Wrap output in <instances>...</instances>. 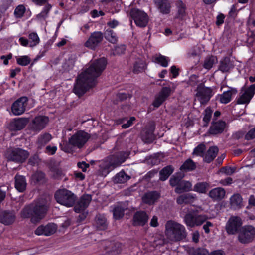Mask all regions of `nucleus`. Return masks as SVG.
Masks as SVG:
<instances>
[{
    "label": "nucleus",
    "instance_id": "nucleus-1",
    "mask_svg": "<svg viewBox=\"0 0 255 255\" xmlns=\"http://www.w3.org/2000/svg\"><path fill=\"white\" fill-rule=\"evenodd\" d=\"M106 65L107 60L104 57L93 62L88 68L78 76L73 89L74 92L78 96H81L95 86L96 79L101 75Z\"/></svg>",
    "mask_w": 255,
    "mask_h": 255
},
{
    "label": "nucleus",
    "instance_id": "nucleus-2",
    "mask_svg": "<svg viewBox=\"0 0 255 255\" xmlns=\"http://www.w3.org/2000/svg\"><path fill=\"white\" fill-rule=\"evenodd\" d=\"M50 202L49 196L41 197L25 206L20 213L23 218H30L33 223L38 222L45 215Z\"/></svg>",
    "mask_w": 255,
    "mask_h": 255
},
{
    "label": "nucleus",
    "instance_id": "nucleus-3",
    "mask_svg": "<svg viewBox=\"0 0 255 255\" xmlns=\"http://www.w3.org/2000/svg\"><path fill=\"white\" fill-rule=\"evenodd\" d=\"M165 234L172 241H177L185 239L187 232L184 226L173 221H168L165 225Z\"/></svg>",
    "mask_w": 255,
    "mask_h": 255
},
{
    "label": "nucleus",
    "instance_id": "nucleus-4",
    "mask_svg": "<svg viewBox=\"0 0 255 255\" xmlns=\"http://www.w3.org/2000/svg\"><path fill=\"white\" fill-rule=\"evenodd\" d=\"M128 156V154L126 152H121L116 155L110 156L103 165V172L108 173L115 168L124 162Z\"/></svg>",
    "mask_w": 255,
    "mask_h": 255
},
{
    "label": "nucleus",
    "instance_id": "nucleus-5",
    "mask_svg": "<svg viewBox=\"0 0 255 255\" xmlns=\"http://www.w3.org/2000/svg\"><path fill=\"white\" fill-rule=\"evenodd\" d=\"M55 198L58 203L70 207L74 204L76 197L70 191L64 189L56 191Z\"/></svg>",
    "mask_w": 255,
    "mask_h": 255
},
{
    "label": "nucleus",
    "instance_id": "nucleus-6",
    "mask_svg": "<svg viewBox=\"0 0 255 255\" xmlns=\"http://www.w3.org/2000/svg\"><path fill=\"white\" fill-rule=\"evenodd\" d=\"M196 96L201 104H206L213 95L211 88L205 87L203 83L197 85Z\"/></svg>",
    "mask_w": 255,
    "mask_h": 255
},
{
    "label": "nucleus",
    "instance_id": "nucleus-7",
    "mask_svg": "<svg viewBox=\"0 0 255 255\" xmlns=\"http://www.w3.org/2000/svg\"><path fill=\"white\" fill-rule=\"evenodd\" d=\"M29 153L21 148H14L7 151V158L8 160L17 163H23L29 156Z\"/></svg>",
    "mask_w": 255,
    "mask_h": 255
},
{
    "label": "nucleus",
    "instance_id": "nucleus-8",
    "mask_svg": "<svg viewBox=\"0 0 255 255\" xmlns=\"http://www.w3.org/2000/svg\"><path fill=\"white\" fill-rule=\"evenodd\" d=\"M255 236V228L250 225L245 226L240 230L238 234V240L243 244L251 242Z\"/></svg>",
    "mask_w": 255,
    "mask_h": 255
},
{
    "label": "nucleus",
    "instance_id": "nucleus-9",
    "mask_svg": "<svg viewBox=\"0 0 255 255\" xmlns=\"http://www.w3.org/2000/svg\"><path fill=\"white\" fill-rule=\"evenodd\" d=\"M87 132L80 130L77 132L69 139V143L75 147L81 148L90 138Z\"/></svg>",
    "mask_w": 255,
    "mask_h": 255
},
{
    "label": "nucleus",
    "instance_id": "nucleus-10",
    "mask_svg": "<svg viewBox=\"0 0 255 255\" xmlns=\"http://www.w3.org/2000/svg\"><path fill=\"white\" fill-rule=\"evenodd\" d=\"M130 15L137 26L144 27L147 25L149 20L148 16L144 11L134 8L131 9Z\"/></svg>",
    "mask_w": 255,
    "mask_h": 255
},
{
    "label": "nucleus",
    "instance_id": "nucleus-11",
    "mask_svg": "<svg viewBox=\"0 0 255 255\" xmlns=\"http://www.w3.org/2000/svg\"><path fill=\"white\" fill-rule=\"evenodd\" d=\"M255 94V84H252L248 88H242L237 99L239 104H248Z\"/></svg>",
    "mask_w": 255,
    "mask_h": 255
},
{
    "label": "nucleus",
    "instance_id": "nucleus-12",
    "mask_svg": "<svg viewBox=\"0 0 255 255\" xmlns=\"http://www.w3.org/2000/svg\"><path fill=\"white\" fill-rule=\"evenodd\" d=\"M28 98L21 97L15 101L11 107L12 112L14 115L18 116L23 114L27 105Z\"/></svg>",
    "mask_w": 255,
    "mask_h": 255
},
{
    "label": "nucleus",
    "instance_id": "nucleus-13",
    "mask_svg": "<svg viewBox=\"0 0 255 255\" xmlns=\"http://www.w3.org/2000/svg\"><path fill=\"white\" fill-rule=\"evenodd\" d=\"M242 224V220L239 217L233 216L230 218L226 226L227 232L229 234H235Z\"/></svg>",
    "mask_w": 255,
    "mask_h": 255
},
{
    "label": "nucleus",
    "instance_id": "nucleus-14",
    "mask_svg": "<svg viewBox=\"0 0 255 255\" xmlns=\"http://www.w3.org/2000/svg\"><path fill=\"white\" fill-rule=\"evenodd\" d=\"M103 35L101 32H94L92 33L85 43V46L91 49H94L102 41Z\"/></svg>",
    "mask_w": 255,
    "mask_h": 255
},
{
    "label": "nucleus",
    "instance_id": "nucleus-15",
    "mask_svg": "<svg viewBox=\"0 0 255 255\" xmlns=\"http://www.w3.org/2000/svg\"><path fill=\"white\" fill-rule=\"evenodd\" d=\"M49 118L44 116L36 117L32 121L31 128L36 131L43 129L48 124Z\"/></svg>",
    "mask_w": 255,
    "mask_h": 255
},
{
    "label": "nucleus",
    "instance_id": "nucleus-16",
    "mask_svg": "<svg viewBox=\"0 0 255 255\" xmlns=\"http://www.w3.org/2000/svg\"><path fill=\"white\" fill-rule=\"evenodd\" d=\"M57 226L54 223H49L45 226L41 225L35 231V234L37 235L50 236L56 231Z\"/></svg>",
    "mask_w": 255,
    "mask_h": 255
},
{
    "label": "nucleus",
    "instance_id": "nucleus-17",
    "mask_svg": "<svg viewBox=\"0 0 255 255\" xmlns=\"http://www.w3.org/2000/svg\"><path fill=\"white\" fill-rule=\"evenodd\" d=\"M92 197L89 194H84L80 197L74 207V211L77 213L84 211L89 206Z\"/></svg>",
    "mask_w": 255,
    "mask_h": 255
},
{
    "label": "nucleus",
    "instance_id": "nucleus-18",
    "mask_svg": "<svg viewBox=\"0 0 255 255\" xmlns=\"http://www.w3.org/2000/svg\"><path fill=\"white\" fill-rule=\"evenodd\" d=\"M171 92V89L170 88L163 87L159 94L156 96L153 102V106L156 108L159 107L170 95Z\"/></svg>",
    "mask_w": 255,
    "mask_h": 255
},
{
    "label": "nucleus",
    "instance_id": "nucleus-19",
    "mask_svg": "<svg viewBox=\"0 0 255 255\" xmlns=\"http://www.w3.org/2000/svg\"><path fill=\"white\" fill-rule=\"evenodd\" d=\"M237 92L236 88L229 87L227 91H224L221 94L218 95L217 98L220 103L227 104L231 101L233 95H236Z\"/></svg>",
    "mask_w": 255,
    "mask_h": 255
},
{
    "label": "nucleus",
    "instance_id": "nucleus-20",
    "mask_svg": "<svg viewBox=\"0 0 255 255\" xmlns=\"http://www.w3.org/2000/svg\"><path fill=\"white\" fill-rule=\"evenodd\" d=\"M208 195L213 201L219 202L224 199L226 191L223 188L216 187L211 190Z\"/></svg>",
    "mask_w": 255,
    "mask_h": 255
},
{
    "label": "nucleus",
    "instance_id": "nucleus-21",
    "mask_svg": "<svg viewBox=\"0 0 255 255\" xmlns=\"http://www.w3.org/2000/svg\"><path fill=\"white\" fill-rule=\"evenodd\" d=\"M148 215L144 211L136 212L133 217V225L134 226H144L147 223Z\"/></svg>",
    "mask_w": 255,
    "mask_h": 255
},
{
    "label": "nucleus",
    "instance_id": "nucleus-22",
    "mask_svg": "<svg viewBox=\"0 0 255 255\" xmlns=\"http://www.w3.org/2000/svg\"><path fill=\"white\" fill-rule=\"evenodd\" d=\"M15 218V214L13 212L6 211L0 212V222L5 225L13 224Z\"/></svg>",
    "mask_w": 255,
    "mask_h": 255
},
{
    "label": "nucleus",
    "instance_id": "nucleus-23",
    "mask_svg": "<svg viewBox=\"0 0 255 255\" xmlns=\"http://www.w3.org/2000/svg\"><path fill=\"white\" fill-rule=\"evenodd\" d=\"M155 6L160 13L168 14L170 12L171 3L168 0H153Z\"/></svg>",
    "mask_w": 255,
    "mask_h": 255
},
{
    "label": "nucleus",
    "instance_id": "nucleus-24",
    "mask_svg": "<svg viewBox=\"0 0 255 255\" xmlns=\"http://www.w3.org/2000/svg\"><path fill=\"white\" fill-rule=\"evenodd\" d=\"M28 122L26 118L14 119L10 123L9 128L11 130H20L25 127Z\"/></svg>",
    "mask_w": 255,
    "mask_h": 255
},
{
    "label": "nucleus",
    "instance_id": "nucleus-25",
    "mask_svg": "<svg viewBox=\"0 0 255 255\" xmlns=\"http://www.w3.org/2000/svg\"><path fill=\"white\" fill-rule=\"evenodd\" d=\"M226 123L223 121H219L213 123L209 129V133L211 134H217L222 133L225 128Z\"/></svg>",
    "mask_w": 255,
    "mask_h": 255
},
{
    "label": "nucleus",
    "instance_id": "nucleus-26",
    "mask_svg": "<svg viewBox=\"0 0 255 255\" xmlns=\"http://www.w3.org/2000/svg\"><path fill=\"white\" fill-rule=\"evenodd\" d=\"M14 179L15 188L20 192L25 191L27 186L25 177L22 175L16 174Z\"/></svg>",
    "mask_w": 255,
    "mask_h": 255
},
{
    "label": "nucleus",
    "instance_id": "nucleus-27",
    "mask_svg": "<svg viewBox=\"0 0 255 255\" xmlns=\"http://www.w3.org/2000/svg\"><path fill=\"white\" fill-rule=\"evenodd\" d=\"M160 194L156 191L148 192L144 194L142 197L144 203L151 205L154 204L159 198Z\"/></svg>",
    "mask_w": 255,
    "mask_h": 255
},
{
    "label": "nucleus",
    "instance_id": "nucleus-28",
    "mask_svg": "<svg viewBox=\"0 0 255 255\" xmlns=\"http://www.w3.org/2000/svg\"><path fill=\"white\" fill-rule=\"evenodd\" d=\"M219 151V149L216 146L210 147L204 154L203 156V160L207 163L212 161L216 157Z\"/></svg>",
    "mask_w": 255,
    "mask_h": 255
},
{
    "label": "nucleus",
    "instance_id": "nucleus-29",
    "mask_svg": "<svg viewBox=\"0 0 255 255\" xmlns=\"http://www.w3.org/2000/svg\"><path fill=\"white\" fill-rule=\"evenodd\" d=\"M196 199V196L191 193H186L179 196L176 199L178 204H186L192 203Z\"/></svg>",
    "mask_w": 255,
    "mask_h": 255
},
{
    "label": "nucleus",
    "instance_id": "nucleus-30",
    "mask_svg": "<svg viewBox=\"0 0 255 255\" xmlns=\"http://www.w3.org/2000/svg\"><path fill=\"white\" fill-rule=\"evenodd\" d=\"M230 204L234 209L240 208L243 206L242 198L239 194H235L230 198Z\"/></svg>",
    "mask_w": 255,
    "mask_h": 255
},
{
    "label": "nucleus",
    "instance_id": "nucleus-31",
    "mask_svg": "<svg viewBox=\"0 0 255 255\" xmlns=\"http://www.w3.org/2000/svg\"><path fill=\"white\" fill-rule=\"evenodd\" d=\"M77 60V56L76 55L72 54L66 59L65 62L63 63L62 67L64 70L69 71L72 70L75 65V63Z\"/></svg>",
    "mask_w": 255,
    "mask_h": 255
},
{
    "label": "nucleus",
    "instance_id": "nucleus-32",
    "mask_svg": "<svg viewBox=\"0 0 255 255\" xmlns=\"http://www.w3.org/2000/svg\"><path fill=\"white\" fill-rule=\"evenodd\" d=\"M192 185L191 182L186 181H181L178 186L176 187L175 191L177 193H181L192 190Z\"/></svg>",
    "mask_w": 255,
    "mask_h": 255
},
{
    "label": "nucleus",
    "instance_id": "nucleus-33",
    "mask_svg": "<svg viewBox=\"0 0 255 255\" xmlns=\"http://www.w3.org/2000/svg\"><path fill=\"white\" fill-rule=\"evenodd\" d=\"M126 209H127V207L124 206V204L122 203L118 204L113 209L114 218L116 220L122 218Z\"/></svg>",
    "mask_w": 255,
    "mask_h": 255
},
{
    "label": "nucleus",
    "instance_id": "nucleus-34",
    "mask_svg": "<svg viewBox=\"0 0 255 255\" xmlns=\"http://www.w3.org/2000/svg\"><path fill=\"white\" fill-rule=\"evenodd\" d=\"M52 139L51 135L49 134L45 133L43 134H40L37 140L38 148L39 149L42 148L47 143H48Z\"/></svg>",
    "mask_w": 255,
    "mask_h": 255
},
{
    "label": "nucleus",
    "instance_id": "nucleus-35",
    "mask_svg": "<svg viewBox=\"0 0 255 255\" xmlns=\"http://www.w3.org/2000/svg\"><path fill=\"white\" fill-rule=\"evenodd\" d=\"M51 8L50 4L46 5L42 11L36 16V19L40 22H43L46 20L48 17L49 11Z\"/></svg>",
    "mask_w": 255,
    "mask_h": 255
},
{
    "label": "nucleus",
    "instance_id": "nucleus-36",
    "mask_svg": "<svg viewBox=\"0 0 255 255\" xmlns=\"http://www.w3.org/2000/svg\"><path fill=\"white\" fill-rule=\"evenodd\" d=\"M174 171L173 167L171 166H167L163 168L160 172V180L165 181L173 173Z\"/></svg>",
    "mask_w": 255,
    "mask_h": 255
},
{
    "label": "nucleus",
    "instance_id": "nucleus-37",
    "mask_svg": "<svg viewBox=\"0 0 255 255\" xmlns=\"http://www.w3.org/2000/svg\"><path fill=\"white\" fill-rule=\"evenodd\" d=\"M130 178L125 172H120L114 177L113 181L115 183H124Z\"/></svg>",
    "mask_w": 255,
    "mask_h": 255
},
{
    "label": "nucleus",
    "instance_id": "nucleus-38",
    "mask_svg": "<svg viewBox=\"0 0 255 255\" xmlns=\"http://www.w3.org/2000/svg\"><path fill=\"white\" fill-rule=\"evenodd\" d=\"M232 66L230 59L225 57L220 61L219 69L223 72H225L228 71Z\"/></svg>",
    "mask_w": 255,
    "mask_h": 255
},
{
    "label": "nucleus",
    "instance_id": "nucleus-39",
    "mask_svg": "<svg viewBox=\"0 0 255 255\" xmlns=\"http://www.w3.org/2000/svg\"><path fill=\"white\" fill-rule=\"evenodd\" d=\"M95 220L96 226L98 229L102 230L106 228V220L104 215L100 214L97 215Z\"/></svg>",
    "mask_w": 255,
    "mask_h": 255
},
{
    "label": "nucleus",
    "instance_id": "nucleus-40",
    "mask_svg": "<svg viewBox=\"0 0 255 255\" xmlns=\"http://www.w3.org/2000/svg\"><path fill=\"white\" fill-rule=\"evenodd\" d=\"M218 62L216 57L214 56H209L204 60L203 67L206 69H210L213 66Z\"/></svg>",
    "mask_w": 255,
    "mask_h": 255
},
{
    "label": "nucleus",
    "instance_id": "nucleus-41",
    "mask_svg": "<svg viewBox=\"0 0 255 255\" xmlns=\"http://www.w3.org/2000/svg\"><path fill=\"white\" fill-rule=\"evenodd\" d=\"M196 168L195 163L191 159L186 160L180 167V170L183 171H192Z\"/></svg>",
    "mask_w": 255,
    "mask_h": 255
},
{
    "label": "nucleus",
    "instance_id": "nucleus-42",
    "mask_svg": "<svg viewBox=\"0 0 255 255\" xmlns=\"http://www.w3.org/2000/svg\"><path fill=\"white\" fill-rule=\"evenodd\" d=\"M153 61L160 64L162 66L166 67L168 65L169 59L168 57L159 55L153 57Z\"/></svg>",
    "mask_w": 255,
    "mask_h": 255
},
{
    "label": "nucleus",
    "instance_id": "nucleus-43",
    "mask_svg": "<svg viewBox=\"0 0 255 255\" xmlns=\"http://www.w3.org/2000/svg\"><path fill=\"white\" fill-rule=\"evenodd\" d=\"M209 186V184L206 182H198L195 185L193 190L200 193H205Z\"/></svg>",
    "mask_w": 255,
    "mask_h": 255
},
{
    "label": "nucleus",
    "instance_id": "nucleus-44",
    "mask_svg": "<svg viewBox=\"0 0 255 255\" xmlns=\"http://www.w3.org/2000/svg\"><path fill=\"white\" fill-rule=\"evenodd\" d=\"M105 37L109 42L115 43L117 41L118 37L113 30L107 29L105 32Z\"/></svg>",
    "mask_w": 255,
    "mask_h": 255
},
{
    "label": "nucleus",
    "instance_id": "nucleus-45",
    "mask_svg": "<svg viewBox=\"0 0 255 255\" xmlns=\"http://www.w3.org/2000/svg\"><path fill=\"white\" fill-rule=\"evenodd\" d=\"M146 65L144 61L142 60H138L134 65L133 69V72L137 74L142 72L144 70Z\"/></svg>",
    "mask_w": 255,
    "mask_h": 255
},
{
    "label": "nucleus",
    "instance_id": "nucleus-46",
    "mask_svg": "<svg viewBox=\"0 0 255 255\" xmlns=\"http://www.w3.org/2000/svg\"><path fill=\"white\" fill-rule=\"evenodd\" d=\"M28 38L30 47H34L39 43V38L35 32L30 33L28 35Z\"/></svg>",
    "mask_w": 255,
    "mask_h": 255
},
{
    "label": "nucleus",
    "instance_id": "nucleus-47",
    "mask_svg": "<svg viewBox=\"0 0 255 255\" xmlns=\"http://www.w3.org/2000/svg\"><path fill=\"white\" fill-rule=\"evenodd\" d=\"M122 251V245L119 243L112 244L111 249L108 251L110 255H116L121 253Z\"/></svg>",
    "mask_w": 255,
    "mask_h": 255
},
{
    "label": "nucleus",
    "instance_id": "nucleus-48",
    "mask_svg": "<svg viewBox=\"0 0 255 255\" xmlns=\"http://www.w3.org/2000/svg\"><path fill=\"white\" fill-rule=\"evenodd\" d=\"M205 149V145L203 144H200L194 148L193 152V155L197 156H201L203 158Z\"/></svg>",
    "mask_w": 255,
    "mask_h": 255
},
{
    "label": "nucleus",
    "instance_id": "nucleus-49",
    "mask_svg": "<svg viewBox=\"0 0 255 255\" xmlns=\"http://www.w3.org/2000/svg\"><path fill=\"white\" fill-rule=\"evenodd\" d=\"M26 8L24 5L21 4L17 6L14 10V14L16 18H19L23 17L25 12Z\"/></svg>",
    "mask_w": 255,
    "mask_h": 255
},
{
    "label": "nucleus",
    "instance_id": "nucleus-50",
    "mask_svg": "<svg viewBox=\"0 0 255 255\" xmlns=\"http://www.w3.org/2000/svg\"><path fill=\"white\" fill-rule=\"evenodd\" d=\"M195 216L192 214H187L184 218L185 222L187 226L193 227L195 226Z\"/></svg>",
    "mask_w": 255,
    "mask_h": 255
},
{
    "label": "nucleus",
    "instance_id": "nucleus-51",
    "mask_svg": "<svg viewBox=\"0 0 255 255\" xmlns=\"http://www.w3.org/2000/svg\"><path fill=\"white\" fill-rule=\"evenodd\" d=\"M45 174L42 172H37L32 176V179L35 183L44 182Z\"/></svg>",
    "mask_w": 255,
    "mask_h": 255
},
{
    "label": "nucleus",
    "instance_id": "nucleus-52",
    "mask_svg": "<svg viewBox=\"0 0 255 255\" xmlns=\"http://www.w3.org/2000/svg\"><path fill=\"white\" fill-rule=\"evenodd\" d=\"M178 14L180 17H182L184 15L186 10V6L184 3L180 0L176 1V3Z\"/></svg>",
    "mask_w": 255,
    "mask_h": 255
},
{
    "label": "nucleus",
    "instance_id": "nucleus-53",
    "mask_svg": "<svg viewBox=\"0 0 255 255\" xmlns=\"http://www.w3.org/2000/svg\"><path fill=\"white\" fill-rule=\"evenodd\" d=\"M16 61L19 65L25 66L30 63L31 59L27 56H22L17 58Z\"/></svg>",
    "mask_w": 255,
    "mask_h": 255
},
{
    "label": "nucleus",
    "instance_id": "nucleus-54",
    "mask_svg": "<svg viewBox=\"0 0 255 255\" xmlns=\"http://www.w3.org/2000/svg\"><path fill=\"white\" fill-rule=\"evenodd\" d=\"M212 113L213 111L210 107H207L204 110L203 121L206 123V125L208 124L210 122Z\"/></svg>",
    "mask_w": 255,
    "mask_h": 255
},
{
    "label": "nucleus",
    "instance_id": "nucleus-55",
    "mask_svg": "<svg viewBox=\"0 0 255 255\" xmlns=\"http://www.w3.org/2000/svg\"><path fill=\"white\" fill-rule=\"evenodd\" d=\"M201 53L200 48L196 46L192 48L188 53V56L189 58L199 56Z\"/></svg>",
    "mask_w": 255,
    "mask_h": 255
},
{
    "label": "nucleus",
    "instance_id": "nucleus-56",
    "mask_svg": "<svg viewBox=\"0 0 255 255\" xmlns=\"http://www.w3.org/2000/svg\"><path fill=\"white\" fill-rule=\"evenodd\" d=\"M195 224L196 226H199L202 224L204 222L206 221L207 218L206 216L204 215H195Z\"/></svg>",
    "mask_w": 255,
    "mask_h": 255
},
{
    "label": "nucleus",
    "instance_id": "nucleus-57",
    "mask_svg": "<svg viewBox=\"0 0 255 255\" xmlns=\"http://www.w3.org/2000/svg\"><path fill=\"white\" fill-rule=\"evenodd\" d=\"M236 168L230 166H225L222 167L220 171L227 175H231L233 174L236 171Z\"/></svg>",
    "mask_w": 255,
    "mask_h": 255
},
{
    "label": "nucleus",
    "instance_id": "nucleus-58",
    "mask_svg": "<svg viewBox=\"0 0 255 255\" xmlns=\"http://www.w3.org/2000/svg\"><path fill=\"white\" fill-rule=\"evenodd\" d=\"M181 177L175 176L174 175L172 176L169 180L170 185L173 187L175 186H178L181 181Z\"/></svg>",
    "mask_w": 255,
    "mask_h": 255
},
{
    "label": "nucleus",
    "instance_id": "nucleus-59",
    "mask_svg": "<svg viewBox=\"0 0 255 255\" xmlns=\"http://www.w3.org/2000/svg\"><path fill=\"white\" fill-rule=\"evenodd\" d=\"M198 82V76L196 75H191L188 80V83L191 86H196Z\"/></svg>",
    "mask_w": 255,
    "mask_h": 255
},
{
    "label": "nucleus",
    "instance_id": "nucleus-60",
    "mask_svg": "<svg viewBox=\"0 0 255 255\" xmlns=\"http://www.w3.org/2000/svg\"><path fill=\"white\" fill-rule=\"evenodd\" d=\"M126 50L125 46L124 45L118 46L115 47L113 50L114 55H120L124 53Z\"/></svg>",
    "mask_w": 255,
    "mask_h": 255
},
{
    "label": "nucleus",
    "instance_id": "nucleus-61",
    "mask_svg": "<svg viewBox=\"0 0 255 255\" xmlns=\"http://www.w3.org/2000/svg\"><path fill=\"white\" fill-rule=\"evenodd\" d=\"M255 138V127L250 129L246 134L245 138L247 140H251Z\"/></svg>",
    "mask_w": 255,
    "mask_h": 255
},
{
    "label": "nucleus",
    "instance_id": "nucleus-62",
    "mask_svg": "<svg viewBox=\"0 0 255 255\" xmlns=\"http://www.w3.org/2000/svg\"><path fill=\"white\" fill-rule=\"evenodd\" d=\"M135 120V118L134 117H131L130 119L127 121V123H125L122 125V127L123 128H127L131 126L133 124V122Z\"/></svg>",
    "mask_w": 255,
    "mask_h": 255
},
{
    "label": "nucleus",
    "instance_id": "nucleus-63",
    "mask_svg": "<svg viewBox=\"0 0 255 255\" xmlns=\"http://www.w3.org/2000/svg\"><path fill=\"white\" fill-rule=\"evenodd\" d=\"M57 149V148L56 146H47L46 147V152L50 155H53L56 152Z\"/></svg>",
    "mask_w": 255,
    "mask_h": 255
},
{
    "label": "nucleus",
    "instance_id": "nucleus-64",
    "mask_svg": "<svg viewBox=\"0 0 255 255\" xmlns=\"http://www.w3.org/2000/svg\"><path fill=\"white\" fill-rule=\"evenodd\" d=\"M39 161V157L37 155H34L33 156L31 157L29 159V163L34 166L37 163H38Z\"/></svg>",
    "mask_w": 255,
    "mask_h": 255
}]
</instances>
